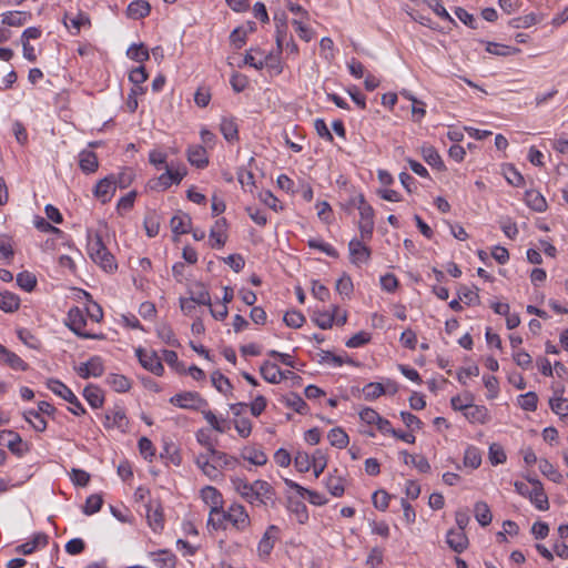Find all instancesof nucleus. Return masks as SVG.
<instances>
[{
    "label": "nucleus",
    "mask_w": 568,
    "mask_h": 568,
    "mask_svg": "<svg viewBox=\"0 0 568 568\" xmlns=\"http://www.w3.org/2000/svg\"><path fill=\"white\" fill-rule=\"evenodd\" d=\"M102 505H103L102 496L98 495V494H93L87 498L82 510L85 515L91 516V515L98 513L101 509Z\"/></svg>",
    "instance_id": "obj_54"
},
{
    "label": "nucleus",
    "mask_w": 568,
    "mask_h": 568,
    "mask_svg": "<svg viewBox=\"0 0 568 568\" xmlns=\"http://www.w3.org/2000/svg\"><path fill=\"white\" fill-rule=\"evenodd\" d=\"M465 399L467 400V406H457V402H459V396H454L450 399V405L455 410H463L464 416L470 423L485 424L488 420V409L485 406L474 405L473 404V395L466 394Z\"/></svg>",
    "instance_id": "obj_4"
},
{
    "label": "nucleus",
    "mask_w": 568,
    "mask_h": 568,
    "mask_svg": "<svg viewBox=\"0 0 568 568\" xmlns=\"http://www.w3.org/2000/svg\"><path fill=\"white\" fill-rule=\"evenodd\" d=\"M187 160L192 165H195L199 169H203L209 164L206 150L200 144L189 148Z\"/></svg>",
    "instance_id": "obj_26"
},
{
    "label": "nucleus",
    "mask_w": 568,
    "mask_h": 568,
    "mask_svg": "<svg viewBox=\"0 0 568 568\" xmlns=\"http://www.w3.org/2000/svg\"><path fill=\"white\" fill-rule=\"evenodd\" d=\"M2 435L10 437L7 446L12 454L17 455L18 457H22L26 453L29 452L28 444L23 443L21 436L14 430L4 429L1 432L0 436Z\"/></svg>",
    "instance_id": "obj_20"
},
{
    "label": "nucleus",
    "mask_w": 568,
    "mask_h": 568,
    "mask_svg": "<svg viewBox=\"0 0 568 568\" xmlns=\"http://www.w3.org/2000/svg\"><path fill=\"white\" fill-rule=\"evenodd\" d=\"M79 166L87 173H94L99 168L98 156L93 151L83 150L79 154Z\"/></svg>",
    "instance_id": "obj_27"
},
{
    "label": "nucleus",
    "mask_w": 568,
    "mask_h": 568,
    "mask_svg": "<svg viewBox=\"0 0 568 568\" xmlns=\"http://www.w3.org/2000/svg\"><path fill=\"white\" fill-rule=\"evenodd\" d=\"M327 438H328L331 445L338 449L345 448L349 443L348 435L341 427L332 428L327 434Z\"/></svg>",
    "instance_id": "obj_37"
},
{
    "label": "nucleus",
    "mask_w": 568,
    "mask_h": 568,
    "mask_svg": "<svg viewBox=\"0 0 568 568\" xmlns=\"http://www.w3.org/2000/svg\"><path fill=\"white\" fill-rule=\"evenodd\" d=\"M151 12V4L146 0L132 1L126 8L129 18L138 20L148 17Z\"/></svg>",
    "instance_id": "obj_28"
},
{
    "label": "nucleus",
    "mask_w": 568,
    "mask_h": 568,
    "mask_svg": "<svg viewBox=\"0 0 568 568\" xmlns=\"http://www.w3.org/2000/svg\"><path fill=\"white\" fill-rule=\"evenodd\" d=\"M161 458L168 459L175 466H180L182 463L180 450L173 443H164L163 452L161 453Z\"/></svg>",
    "instance_id": "obj_50"
},
{
    "label": "nucleus",
    "mask_w": 568,
    "mask_h": 568,
    "mask_svg": "<svg viewBox=\"0 0 568 568\" xmlns=\"http://www.w3.org/2000/svg\"><path fill=\"white\" fill-rule=\"evenodd\" d=\"M146 518L150 527L159 531L164 527L163 509L159 500H151L146 506Z\"/></svg>",
    "instance_id": "obj_14"
},
{
    "label": "nucleus",
    "mask_w": 568,
    "mask_h": 568,
    "mask_svg": "<svg viewBox=\"0 0 568 568\" xmlns=\"http://www.w3.org/2000/svg\"><path fill=\"white\" fill-rule=\"evenodd\" d=\"M136 357L140 364L146 371L153 373L156 376H162L164 373V366L158 356L156 352H148L142 347L135 349Z\"/></svg>",
    "instance_id": "obj_9"
},
{
    "label": "nucleus",
    "mask_w": 568,
    "mask_h": 568,
    "mask_svg": "<svg viewBox=\"0 0 568 568\" xmlns=\"http://www.w3.org/2000/svg\"><path fill=\"white\" fill-rule=\"evenodd\" d=\"M227 515L229 521L239 531L245 530L251 525L250 516L241 504H232L227 509Z\"/></svg>",
    "instance_id": "obj_10"
},
{
    "label": "nucleus",
    "mask_w": 568,
    "mask_h": 568,
    "mask_svg": "<svg viewBox=\"0 0 568 568\" xmlns=\"http://www.w3.org/2000/svg\"><path fill=\"white\" fill-rule=\"evenodd\" d=\"M283 402L287 407L301 415L308 413V405L297 393H290L284 397Z\"/></svg>",
    "instance_id": "obj_34"
},
{
    "label": "nucleus",
    "mask_w": 568,
    "mask_h": 568,
    "mask_svg": "<svg viewBox=\"0 0 568 568\" xmlns=\"http://www.w3.org/2000/svg\"><path fill=\"white\" fill-rule=\"evenodd\" d=\"M537 17L535 13H529L524 17H517L509 20L508 24L509 27L514 29H520V28H529L537 23Z\"/></svg>",
    "instance_id": "obj_58"
},
{
    "label": "nucleus",
    "mask_w": 568,
    "mask_h": 568,
    "mask_svg": "<svg viewBox=\"0 0 568 568\" xmlns=\"http://www.w3.org/2000/svg\"><path fill=\"white\" fill-rule=\"evenodd\" d=\"M404 455V463L405 464H412L414 467H416L420 473H428L430 471V465L426 457L422 455H410L407 452L402 453Z\"/></svg>",
    "instance_id": "obj_44"
},
{
    "label": "nucleus",
    "mask_w": 568,
    "mask_h": 568,
    "mask_svg": "<svg viewBox=\"0 0 568 568\" xmlns=\"http://www.w3.org/2000/svg\"><path fill=\"white\" fill-rule=\"evenodd\" d=\"M211 381L213 386L223 394H227L232 390L233 386L230 379L224 376L221 372L215 371L211 375Z\"/></svg>",
    "instance_id": "obj_47"
},
{
    "label": "nucleus",
    "mask_w": 568,
    "mask_h": 568,
    "mask_svg": "<svg viewBox=\"0 0 568 568\" xmlns=\"http://www.w3.org/2000/svg\"><path fill=\"white\" fill-rule=\"evenodd\" d=\"M504 175L507 182L513 186L520 187L525 184L524 176L513 164H507L504 168Z\"/></svg>",
    "instance_id": "obj_49"
},
{
    "label": "nucleus",
    "mask_w": 568,
    "mask_h": 568,
    "mask_svg": "<svg viewBox=\"0 0 568 568\" xmlns=\"http://www.w3.org/2000/svg\"><path fill=\"white\" fill-rule=\"evenodd\" d=\"M65 325L79 337L84 339H104L105 335L103 333L94 334L84 331V326L87 325V318L84 313L78 306H73L69 310Z\"/></svg>",
    "instance_id": "obj_2"
},
{
    "label": "nucleus",
    "mask_w": 568,
    "mask_h": 568,
    "mask_svg": "<svg viewBox=\"0 0 568 568\" xmlns=\"http://www.w3.org/2000/svg\"><path fill=\"white\" fill-rule=\"evenodd\" d=\"M110 176L114 179L113 183L115 184V187L119 186L120 189H126L133 182L135 174L133 169L124 168L118 174H110Z\"/></svg>",
    "instance_id": "obj_42"
},
{
    "label": "nucleus",
    "mask_w": 568,
    "mask_h": 568,
    "mask_svg": "<svg viewBox=\"0 0 568 568\" xmlns=\"http://www.w3.org/2000/svg\"><path fill=\"white\" fill-rule=\"evenodd\" d=\"M294 466L300 473H307L312 466V456L306 452H297L294 458Z\"/></svg>",
    "instance_id": "obj_61"
},
{
    "label": "nucleus",
    "mask_w": 568,
    "mask_h": 568,
    "mask_svg": "<svg viewBox=\"0 0 568 568\" xmlns=\"http://www.w3.org/2000/svg\"><path fill=\"white\" fill-rule=\"evenodd\" d=\"M290 510L295 514L296 519L300 524H304L308 520V511L306 505L301 500H291Z\"/></svg>",
    "instance_id": "obj_56"
},
{
    "label": "nucleus",
    "mask_w": 568,
    "mask_h": 568,
    "mask_svg": "<svg viewBox=\"0 0 568 568\" xmlns=\"http://www.w3.org/2000/svg\"><path fill=\"white\" fill-rule=\"evenodd\" d=\"M357 201L356 205L359 211L361 220L358 223L361 236L363 240L371 239L374 231V210L368 204L363 194H359L354 202Z\"/></svg>",
    "instance_id": "obj_5"
},
{
    "label": "nucleus",
    "mask_w": 568,
    "mask_h": 568,
    "mask_svg": "<svg viewBox=\"0 0 568 568\" xmlns=\"http://www.w3.org/2000/svg\"><path fill=\"white\" fill-rule=\"evenodd\" d=\"M187 293L190 298L197 305L211 306V295L202 282H194L190 285Z\"/></svg>",
    "instance_id": "obj_19"
},
{
    "label": "nucleus",
    "mask_w": 568,
    "mask_h": 568,
    "mask_svg": "<svg viewBox=\"0 0 568 568\" xmlns=\"http://www.w3.org/2000/svg\"><path fill=\"white\" fill-rule=\"evenodd\" d=\"M233 488L241 495L243 499H245L247 503H250L253 506H263L267 507L270 504L264 500L262 497L257 495V493L252 490L251 485H248V481L244 478L234 477L231 479Z\"/></svg>",
    "instance_id": "obj_7"
},
{
    "label": "nucleus",
    "mask_w": 568,
    "mask_h": 568,
    "mask_svg": "<svg viewBox=\"0 0 568 568\" xmlns=\"http://www.w3.org/2000/svg\"><path fill=\"white\" fill-rule=\"evenodd\" d=\"M81 378L100 377L104 373L103 361L100 356H92L88 362L75 367Z\"/></svg>",
    "instance_id": "obj_11"
},
{
    "label": "nucleus",
    "mask_w": 568,
    "mask_h": 568,
    "mask_svg": "<svg viewBox=\"0 0 568 568\" xmlns=\"http://www.w3.org/2000/svg\"><path fill=\"white\" fill-rule=\"evenodd\" d=\"M280 529L277 526H268L257 546L260 556H268L271 554L272 549L274 548L275 534Z\"/></svg>",
    "instance_id": "obj_24"
},
{
    "label": "nucleus",
    "mask_w": 568,
    "mask_h": 568,
    "mask_svg": "<svg viewBox=\"0 0 568 568\" xmlns=\"http://www.w3.org/2000/svg\"><path fill=\"white\" fill-rule=\"evenodd\" d=\"M32 14L26 11H9L2 14V23L10 27H21L31 19Z\"/></svg>",
    "instance_id": "obj_31"
},
{
    "label": "nucleus",
    "mask_w": 568,
    "mask_h": 568,
    "mask_svg": "<svg viewBox=\"0 0 568 568\" xmlns=\"http://www.w3.org/2000/svg\"><path fill=\"white\" fill-rule=\"evenodd\" d=\"M126 55L136 62H144L148 61L150 58L148 49L144 47L143 43H133L130 45V48L126 51Z\"/></svg>",
    "instance_id": "obj_48"
},
{
    "label": "nucleus",
    "mask_w": 568,
    "mask_h": 568,
    "mask_svg": "<svg viewBox=\"0 0 568 568\" xmlns=\"http://www.w3.org/2000/svg\"><path fill=\"white\" fill-rule=\"evenodd\" d=\"M242 457L256 466H263L267 462V456L264 452L253 448H244L242 452Z\"/></svg>",
    "instance_id": "obj_46"
},
{
    "label": "nucleus",
    "mask_w": 568,
    "mask_h": 568,
    "mask_svg": "<svg viewBox=\"0 0 568 568\" xmlns=\"http://www.w3.org/2000/svg\"><path fill=\"white\" fill-rule=\"evenodd\" d=\"M83 293V295L87 297V300L89 301V305L87 307V314L88 316L94 321V322H100L102 321L103 318V311H102V307L94 301H92L91 298V295L85 292V291H81Z\"/></svg>",
    "instance_id": "obj_55"
},
{
    "label": "nucleus",
    "mask_w": 568,
    "mask_h": 568,
    "mask_svg": "<svg viewBox=\"0 0 568 568\" xmlns=\"http://www.w3.org/2000/svg\"><path fill=\"white\" fill-rule=\"evenodd\" d=\"M283 321L288 327L300 328L304 324L305 317L300 311L293 310L285 313Z\"/></svg>",
    "instance_id": "obj_63"
},
{
    "label": "nucleus",
    "mask_w": 568,
    "mask_h": 568,
    "mask_svg": "<svg viewBox=\"0 0 568 568\" xmlns=\"http://www.w3.org/2000/svg\"><path fill=\"white\" fill-rule=\"evenodd\" d=\"M227 222L226 219L221 217L215 221L214 225L210 231V239L214 241L212 243V247H222L225 245L227 235H226Z\"/></svg>",
    "instance_id": "obj_21"
},
{
    "label": "nucleus",
    "mask_w": 568,
    "mask_h": 568,
    "mask_svg": "<svg viewBox=\"0 0 568 568\" xmlns=\"http://www.w3.org/2000/svg\"><path fill=\"white\" fill-rule=\"evenodd\" d=\"M47 387L71 405L69 410L73 415L81 416L85 414V408L80 403L74 393L65 384L59 379L50 378L47 382Z\"/></svg>",
    "instance_id": "obj_3"
},
{
    "label": "nucleus",
    "mask_w": 568,
    "mask_h": 568,
    "mask_svg": "<svg viewBox=\"0 0 568 568\" xmlns=\"http://www.w3.org/2000/svg\"><path fill=\"white\" fill-rule=\"evenodd\" d=\"M106 382L118 393H124L131 388V382L124 375L110 374Z\"/></svg>",
    "instance_id": "obj_43"
},
{
    "label": "nucleus",
    "mask_w": 568,
    "mask_h": 568,
    "mask_svg": "<svg viewBox=\"0 0 568 568\" xmlns=\"http://www.w3.org/2000/svg\"><path fill=\"white\" fill-rule=\"evenodd\" d=\"M154 561L159 568H175V556L166 550H160L155 554Z\"/></svg>",
    "instance_id": "obj_62"
},
{
    "label": "nucleus",
    "mask_w": 568,
    "mask_h": 568,
    "mask_svg": "<svg viewBox=\"0 0 568 568\" xmlns=\"http://www.w3.org/2000/svg\"><path fill=\"white\" fill-rule=\"evenodd\" d=\"M327 465L326 456L321 449H316L312 455V466L314 476L317 478L324 471Z\"/></svg>",
    "instance_id": "obj_57"
},
{
    "label": "nucleus",
    "mask_w": 568,
    "mask_h": 568,
    "mask_svg": "<svg viewBox=\"0 0 568 568\" xmlns=\"http://www.w3.org/2000/svg\"><path fill=\"white\" fill-rule=\"evenodd\" d=\"M488 455H489V460L493 465L504 464L507 458L504 448L499 444H496V443H493L489 446Z\"/></svg>",
    "instance_id": "obj_64"
},
{
    "label": "nucleus",
    "mask_w": 568,
    "mask_h": 568,
    "mask_svg": "<svg viewBox=\"0 0 568 568\" xmlns=\"http://www.w3.org/2000/svg\"><path fill=\"white\" fill-rule=\"evenodd\" d=\"M525 201L526 204L536 212H545L547 210V202L538 191H526Z\"/></svg>",
    "instance_id": "obj_33"
},
{
    "label": "nucleus",
    "mask_w": 568,
    "mask_h": 568,
    "mask_svg": "<svg viewBox=\"0 0 568 568\" xmlns=\"http://www.w3.org/2000/svg\"><path fill=\"white\" fill-rule=\"evenodd\" d=\"M83 396L92 408H99L104 403L103 393L101 388L95 385H88L83 389Z\"/></svg>",
    "instance_id": "obj_32"
},
{
    "label": "nucleus",
    "mask_w": 568,
    "mask_h": 568,
    "mask_svg": "<svg viewBox=\"0 0 568 568\" xmlns=\"http://www.w3.org/2000/svg\"><path fill=\"white\" fill-rule=\"evenodd\" d=\"M49 537L44 532H37L33 535L31 540H28L14 548L17 554L31 555L39 547H45L48 545Z\"/></svg>",
    "instance_id": "obj_17"
},
{
    "label": "nucleus",
    "mask_w": 568,
    "mask_h": 568,
    "mask_svg": "<svg viewBox=\"0 0 568 568\" xmlns=\"http://www.w3.org/2000/svg\"><path fill=\"white\" fill-rule=\"evenodd\" d=\"M325 486L329 494L334 497H342L345 491L344 479L335 474H331L327 477Z\"/></svg>",
    "instance_id": "obj_40"
},
{
    "label": "nucleus",
    "mask_w": 568,
    "mask_h": 568,
    "mask_svg": "<svg viewBox=\"0 0 568 568\" xmlns=\"http://www.w3.org/2000/svg\"><path fill=\"white\" fill-rule=\"evenodd\" d=\"M446 542L452 550L462 554L468 547V538L464 530L449 529L446 536Z\"/></svg>",
    "instance_id": "obj_18"
},
{
    "label": "nucleus",
    "mask_w": 568,
    "mask_h": 568,
    "mask_svg": "<svg viewBox=\"0 0 568 568\" xmlns=\"http://www.w3.org/2000/svg\"><path fill=\"white\" fill-rule=\"evenodd\" d=\"M170 226L175 235H182L190 232L191 217L186 213H180L172 216Z\"/></svg>",
    "instance_id": "obj_30"
},
{
    "label": "nucleus",
    "mask_w": 568,
    "mask_h": 568,
    "mask_svg": "<svg viewBox=\"0 0 568 568\" xmlns=\"http://www.w3.org/2000/svg\"><path fill=\"white\" fill-rule=\"evenodd\" d=\"M248 485H251L252 490L254 489V491L257 493V495L264 500H266L270 506L273 507L275 505V490L271 484H268L266 480L257 479L253 483H248Z\"/></svg>",
    "instance_id": "obj_25"
},
{
    "label": "nucleus",
    "mask_w": 568,
    "mask_h": 568,
    "mask_svg": "<svg viewBox=\"0 0 568 568\" xmlns=\"http://www.w3.org/2000/svg\"><path fill=\"white\" fill-rule=\"evenodd\" d=\"M201 496L205 504L211 506V510L222 508L223 496L215 487L205 486L201 490Z\"/></svg>",
    "instance_id": "obj_29"
},
{
    "label": "nucleus",
    "mask_w": 568,
    "mask_h": 568,
    "mask_svg": "<svg viewBox=\"0 0 568 568\" xmlns=\"http://www.w3.org/2000/svg\"><path fill=\"white\" fill-rule=\"evenodd\" d=\"M20 306V298L11 292H0V308L6 313H12Z\"/></svg>",
    "instance_id": "obj_35"
},
{
    "label": "nucleus",
    "mask_w": 568,
    "mask_h": 568,
    "mask_svg": "<svg viewBox=\"0 0 568 568\" xmlns=\"http://www.w3.org/2000/svg\"><path fill=\"white\" fill-rule=\"evenodd\" d=\"M260 374L262 377L271 384H277L282 379H287L292 376L295 379H301V376L296 375L292 371H282L276 364L265 361L260 367Z\"/></svg>",
    "instance_id": "obj_8"
},
{
    "label": "nucleus",
    "mask_w": 568,
    "mask_h": 568,
    "mask_svg": "<svg viewBox=\"0 0 568 568\" xmlns=\"http://www.w3.org/2000/svg\"><path fill=\"white\" fill-rule=\"evenodd\" d=\"M481 464V454L480 450L475 446H469L465 450L464 455V465L466 467H470L476 469Z\"/></svg>",
    "instance_id": "obj_45"
},
{
    "label": "nucleus",
    "mask_w": 568,
    "mask_h": 568,
    "mask_svg": "<svg viewBox=\"0 0 568 568\" xmlns=\"http://www.w3.org/2000/svg\"><path fill=\"white\" fill-rule=\"evenodd\" d=\"M156 335L161 338L165 344L172 347H179L180 343L175 337V334L172 327L166 323H161L156 326Z\"/></svg>",
    "instance_id": "obj_38"
},
{
    "label": "nucleus",
    "mask_w": 568,
    "mask_h": 568,
    "mask_svg": "<svg viewBox=\"0 0 568 568\" xmlns=\"http://www.w3.org/2000/svg\"><path fill=\"white\" fill-rule=\"evenodd\" d=\"M103 425L105 428H118L125 432L129 427V419L125 412L121 407H115L113 410L106 412L104 415Z\"/></svg>",
    "instance_id": "obj_13"
},
{
    "label": "nucleus",
    "mask_w": 568,
    "mask_h": 568,
    "mask_svg": "<svg viewBox=\"0 0 568 568\" xmlns=\"http://www.w3.org/2000/svg\"><path fill=\"white\" fill-rule=\"evenodd\" d=\"M170 403L184 409L200 410L207 407V400L197 392H183L170 398Z\"/></svg>",
    "instance_id": "obj_6"
},
{
    "label": "nucleus",
    "mask_w": 568,
    "mask_h": 568,
    "mask_svg": "<svg viewBox=\"0 0 568 568\" xmlns=\"http://www.w3.org/2000/svg\"><path fill=\"white\" fill-rule=\"evenodd\" d=\"M348 250L351 255V262L356 266L367 263L371 258V248L363 244L362 241L357 239H353L349 241Z\"/></svg>",
    "instance_id": "obj_12"
},
{
    "label": "nucleus",
    "mask_w": 568,
    "mask_h": 568,
    "mask_svg": "<svg viewBox=\"0 0 568 568\" xmlns=\"http://www.w3.org/2000/svg\"><path fill=\"white\" fill-rule=\"evenodd\" d=\"M539 469L542 475L548 477L554 483H558V484L561 483L562 475L547 459H541L539 462Z\"/></svg>",
    "instance_id": "obj_53"
},
{
    "label": "nucleus",
    "mask_w": 568,
    "mask_h": 568,
    "mask_svg": "<svg viewBox=\"0 0 568 568\" xmlns=\"http://www.w3.org/2000/svg\"><path fill=\"white\" fill-rule=\"evenodd\" d=\"M172 185V169L166 166V171L158 179L150 181V187L156 191H164Z\"/></svg>",
    "instance_id": "obj_51"
},
{
    "label": "nucleus",
    "mask_w": 568,
    "mask_h": 568,
    "mask_svg": "<svg viewBox=\"0 0 568 568\" xmlns=\"http://www.w3.org/2000/svg\"><path fill=\"white\" fill-rule=\"evenodd\" d=\"M0 364L7 365L14 371L26 372L29 365L16 353L0 344Z\"/></svg>",
    "instance_id": "obj_16"
},
{
    "label": "nucleus",
    "mask_w": 568,
    "mask_h": 568,
    "mask_svg": "<svg viewBox=\"0 0 568 568\" xmlns=\"http://www.w3.org/2000/svg\"><path fill=\"white\" fill-rule=\"evenodd\" d=\"M423 159L427 164L438 170L445 169L444 162L437 152V150L432 145H425L422 148Z\"/></svg>",
    "instance_id": "obj_36"
},
{
    "label": "nucleus",
    "mask_w": 568,
    "mask_h": 568,
    "mask_svg": "<svg viewBox=\"0 0 568 568\" xmlns=\"http://www.w3.org/2000/svg\"><path fill=\"white\" fill-rule=\"evenodd\" d=\"M475 518L483 527L491 523L493 516L488 505L485 501H477L474 507Z\"/></svg>",
    "instance_id": "obj_39"
},
{
    "label": "nucleus",
    "mask_w": 568,
    "mask_h": 568,
    "mask_svg": "<svg viewBox=\"0 0 568 568\" xmlns=\"http://www.w3.org/2000/svg\"><path fill=\"white\" fill-rule=\"evenodd\" d=\"M528 498L539 510H547L549 508L548 497L540 480H536L534 483V487L529 491Z\"/></svg>",
    "instance_id": "obj_22"
},
{
    "label": "nucleus",
    "mask_w": 568,
    "mask_h": 568,
    "mask_svg": "<svg viewBox=\"0 0 568 568\" xmlns=\"http://www.w3.org/2000/svg\"><path fill=\"white\" fill-rule=\"evenodd\" d=\"M518 403L524 410L534 412L537 409L538 396L534 392H528L519 396Z\"/></svg>",
    "instance_id": "obj_59"
},
{
    "label": "nucleus",
    "mask_w": 568,
    "mask_h": 568,
    "mask_svg": "<svg viewBox=\"0 0 568 568\" xmlns=\"http://www.w3.org/2000/svg\"><path fill=\"white\" fill-rule=\"evenodd\" d=\"M88 254L91 260L106 272H114L118 268L114 256L103 243L102 235L98 232H88Z\"/></svg>",
    "instance_id": "obj_1"
},
{
    "label": "nucleus",
    "mask_w": 568,
    "mask_h": 568,
    "mask_svg": "<svg viewBox=\"0 0 568 568\" xmlns=\"http://www.w3.org/2000/svg\"><path fill=\"white\" fill-rule=\"evenodd\" d=\"M363 393L366 399L373 400L385 394L383 384L372 382L364 386Z\"/></svg>",
    "instance_id": "obj_60"
},
{
    "label": "nucleus",
    "mask_w": 568,
    "mask_h": 568,
    "mask_svg": "<svg viewBox=\"0 0 568 568\" xmlns=\"http://www.w3.org/2000/svg\"><path fill=\"white\" fill-rule=\"evenodd\" d=\"M210 456L212 460L220 468L234 469L239 465L236 457L230 456L226 453L216 450L213 445H210Z\"/></svg>",
    "instance_id": "obj_23"
},
{
    "label": "nucleus",
    "mask_w": 568,
    "mask_h": 568,
    "mask_svg": "<svg viewBox=\"0 0 568 568\" xmlns=\"http://www.w3.org/2000/svg\"><path fill=\"white\" fill-rule=\"evenodd\" d=\"M113 180L114 179L112 176L108 175L101 179L93 190L94 196L99 199L103 204L111 201L112 196L114 195L116 187L113 183Z\"/></svg>",
    "instance_id": "obj_15"
},
{
    "label": "nucleus",
    "mask_w": 568,
    "mask_h": 568,
    "mask_svg": "<svg viewBox=\"0 0 568 568\" xmlns=\"http://www.w3.org/2000/svg\"><path fill=\"white\" fill-rule=\"evenodd\" d=\"M220 130L224 139L230 142L239 139V129L234 119L223 118Z\"/></svg>",
    "instance_id": "obj_41"
},
{
    "label": "nucleus",
    "mask_w": 568,
    "mask_h": 568,
    "mask_svg": "<svg viewBox=\"0 0 568 568\" xmlns=\"http://www.w3.org/2000/svg\"><path fill=\"white\" fill-rule=\"evenodd\" d=\"M17 284L26 292H32L37 285V277L34 274L23 271L17 275Z\"/></svg>",
    "instance_id": "obj_52"
}]
</instances>
